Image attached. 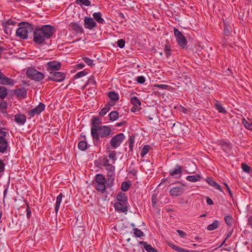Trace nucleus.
<instances>
[{
    "label": "nucleus",
    "mask_w": 252,
    "mask_h": 252,
    "mask_svg": "<svg viewBox=\"0 0 252 252\" xmlns=\"http://www.w3.org/2000/svg\"><path fill=\"white\" fill-rule=\"evenodd\" d=\"M219 224V221L216 220L212 223L208 225L207 229L209 231L214 230L218 227Z\"/></svg>",
    "instance_id": "31"
},
{
    "label": "nucleus",
    "mask_w": 252,
    "mask_h": 252,
    "mask_svg": "<svg viewBox=\"0 0 252 252\" xmlns=\"http://www.w3.org/2000/svg\"><path fill=\"white\" fill-rule=\"evenodd\" d=\"M169 246L171 247L173 249L178 252H189L188 250L179 247L176 245H174L171 243H168Z\"/></svg>",
    "instance_id": "32"
},
{
    "label": "nucleus",
    "mask_w": 252,
    "mask_h": 252,
    "mask_svg": "<svg viewBox=\"0 0 252 252\" xmlns=\"http://www.w3.org/2000/svg\"><path fill=\"white\" fill-rule=\"evenodd\" d=\"M94 18L99 24H103L104 23V19L101 17L100 12H95L93 14Z\"/></svg>",
    "instance_id": "26"
},
{
    "label": "nucleus",
    "mask_w": 252,
    "mask_h": 252,
    "mask_svg": "<svg viewBox=\"0 0 252 252\" xmlns=\"http://www.w3.org/2000/svg\"><path fill=\"white\" fill-rule=\"evenodd\" d=\"M109 158L113 160L114 162L117 159L116 153L115 151H112L109 152Z\"/></svg>",
    "instance_id": "48"
},
{
    "label": "nucleus",
    "mask_w": 252,
    "mask_h": 252,
    "mask_svg": "<svg viewBox=\"0 0 252 252\" xmlns=\"http://www.w3.org/2000/svg\"><path fill=\"white\" fill-rule=\"evenodd\" d=\"M16 24V22L15 21H13L11 19L6 20L2 23L3 26L4 27L5 30L8 29L10 26H14Z\"/></svg>",
    "instance_id": "30"
},
{
    "label": "nucleus",
    "mask_w": 252,
    "mask_h": 252,
    "mask_svg": "<svg viewBox=\"0 0 252 252\" xmlns=\"http://www.w3.org/2000/svg\"><path fill=\"white\" fill-rule=\"evenodd\" d=\"M130 184L127 182H124L121 185V189L123 191H126L128 190L130 188Z\"/></svg>",
    "instance_id": "41"
},
{
    "label": "nucleus",
    "mask_w": 252,
    "mask_h": 252,
    "mask_svg": "<svg viewBox=\"0 0 252 252\" xmlns=\"http://www.w3.org/2000/svg\"><path fill=\"white\" fill-rule=\"evenodd\" d=\"M96 23L92 18L86 17L84 19V27L85 28L92 30L96 27Z\"/></svg>",
    "instance_id": "12"
},
{
    "label": "nucleus",
    "mask_w": 252,
    "mask_h": 252,
    "mask_svg": "<svg viewBox=\"0 0 252 252\" xmlns=\"http://www.w3.org/2000/svg\"><path fill=\"white\" fill-rule=\"evenodd\" d=\"M55 32V28L49 25L36 28L33 32V41L37 44H42L46 40L51 38Z\"/></svg>",
    "instance_id": "1"
},
{
    "label": "nucleus",
    "mask_w": 252,
    "mask_h": 252,
    "mask_svg": "<svg viewBox=\"0 0 252 252\" xmlns=\"http://www.w3.org/2000/svg\"><path fill=\"white\" fill-rule=\"evenodd\" d=\"M47 70L48 72L57 71L61 68V63L57 61H50L47 63Z\"/></svg>",
    "instance_id": "10"
},
{
    "label": "nucleus",
    "mask_w": 252,
    "mask_h": 252,
    "mask_svg": "<svg viewBox=\"0 0 252 252\" xmlns=\"http://www.w3.org/2000/svg\"><path fill=\"white\" fill-rule=\"evenodd\" d=\"M86 74H87V72L85 70H83V71H80V72H78L77 74H76L75 77L76 78H79L84 76L85 75H86Z\"/></svg>",
    "instance_id": "51"
},
{
    "label": "nucleus",
    "mask_w": 252,
    "mask_h": 252,
    "mask_svg": "<svg viewBox=\"0 0 252 252\" xmlns=\"http://www.w3.org/2000/svg\"><path fill=\"white\" fill-rule=\"evenodd\" d=\"M242 124L245 128L252 130V122L250 119L246 120L245 119L242 120Z\"/></svg>",
    "instance_id": "29"
},
{
    "label": "nucleus",
    "mask_w": 252,
    "mask_h": 252,
    "mask_svg": "<svg viewBox=\"0 0 252 252\" xmlns=\"http://www.w3.org/2000/svg\"><path fill=\"white\" fill-rule=\"evenodd\" d=\"M215 107L218 111L220 113H225L226 111L220 103L215 104Z\"/></svg>",
    "instance_id": "44"
},
{
    "label": "nucleus",
    "mask_w": 252,
    "mask_h": 252,
    "mask_svg": "<svg viewBox=\"0 0 252 252\" xmlns=\"http://www.w3.org/2000/svg\"><path fill=\"white\" fill-rule=\"evenodd\" d=\"M101 123V120L98 117H94L92 119L91 134L94 139H97L98 135L96 133V130L100 127L99 124Z\"/></svg>",
    "instance_id": "7"
},
{
    "label": "nucleus",
    "mask_w": 252,
    "mask_h": 252,
    "mask_svg": "<svg viewBox=\"0 0 252 252\" xmlns=\"http://www.w3.org/2000/svg\"><path fill=\"white\" fill-rule=\"evenodd\" d=\"M157 194H153L152 197V202L153 206L154 207H156V206L157 205Z\"/></svg>",
    "instance_id": "54"
},
{
    "label": "nucleus",
    "mask_w": 252,
    "mask_h": 252,
    "mask_svg": "<svg viewBox=\"0 0 252 252\" xmlns=\"http://www.w3.org/2000/svg\"><path fill=\"white\" fill-rule=\"evenodd\" d=\"M26 74L29 78L36 81H40L44 78V75L42 72L37 71L32 67L28 69Z\"/></svg>",
    "instance_id": "4"
},
{
    "label": "nucleus",
    "mask_w": 252,
    "mask_h": 252,
    "mask_svg": "<svg viewBox=\"0 0 252 252\" xmlns=\"http://www.w3.org/2000/svg\"><path fill=\"white\" fill-rule=\"evenodd\" d=\"M110 110L109 106H106L103 108L99 112V115L103 116L105 115Z\"/></svg>",
    "instance_id": "47"
},
{
    "label": "nucleus",
    "mask_w": 252,
    "mask_h": 252,
    "mask_svg": "<svg viewBox=\"0 0 252 252\" xmlns=\"http://www.w3.org/2000/svg\"><path fill=\"white\" fill-rule=\"evenodd\" d=\"M134 234L137 237H141L143 236L144 233L140 229L137 228H135L133 229Z\"/></svg>",
    "instance_id": "42"
},
{
    "label": "nucleus",
    "mask_w": 252,
    "mask_h": 252,
    "mask_svg": "<svg viewBox=\"0 0 252 252\" xmlns=\"http://www.w3.org/2000/svg\"><path fill=\"white\" fill-rule=\"evenodd\" d=\"M134 141H135V137L133 135L130 136L129 139L128 140V146L129 148V150L131 151H132L133 150Z\"/></svg>",
    "instance_id": "40"
},
{
    "label": "nucleus",
    "mask_w": 252,
    "mask_h": 252,
    "mask_svg": "<svg viewBox=\"0 0 252 252\" xmlns=\"http://www.w3.org/2000/svg\"><path fill=\"white\" fill-rule=\"evenodd\" d=\"M88 83H90V84H96L95 81L94 80V78L93 77H91L89 79Z\"/></svg>",
    "instance_id": "60"
},
{
    "label": "nucleus",
    "mask_w": 252,
    "mask_h": 252,
    "mask_svg": "<svg viewBox=\"0 0 252 252\" xmlns=\"http://www.w3.org/2000/svg\"><path fill=\"white\" fill-rule=\"evenodd\" d=\"M5 164L2 160H0V173L4 171Z\"/></svg>",
    "instance_id": "56"
},
{
    "label": "nucleus",
    "mask_w": 252,
    "mask_h": 252,
    "mask_svg": "<svg viewBox=\"0 0 252 252\" xmlns=\"http://www.w3.org/2000/svg\"><path fill=\"white\" fill-rule=\"evenodd\" d=\"M15 122L20 125H23L26 121V117L25 115L20 114L16 115L15 116Z\"/></svg>",
    "instance_id": "21"
},
{
    "label": "nucleus",
    "mask_w": 252,
    "mask_h": 252,
    "mask_svg": "<svg viewBox=\"0 0 252 252\" xmlns=\"http://www.w3.org/2000/svg\"><path fill=\"white\" fill-rule=\"evenodd\" d=\"M137 81L139 83L143 84L145 82V77L143 76H138L137 78Z\"/></svg>",
    "instance_id": "55"
},
{
    "label": "nucleus",
    "mask_w": 252,
    "mask_h": 252,
    "mask_svg": "<svg viewBox=\"0 0 252 252\" xmlns=\"http://www.w3.org/2000/svg\"><path fill=\"white\" fill-rule=\"evenodd\" d=\"M14 93L18 97L24 98L27 96V90L24 88L16 89Z\"/></svg>",
    "instance_id": "19"
},
{
    "label": "nucleus",
    "mask_w": 252,
    "mask_h": 252,
    "mask_svg": "<svg viewBox=\"0 0 252 252\" xmlns=\"http://www.w3.org/2000/svg\"><path fill=\"white\" fill-rule=\"evenodd\" d=\"M186 179L191 182H196L199 181L201 179V177L198 174H195L194 175H189L186 178Z\"/></svg>",
    "instance_id": "27"
},
{
    "label": "nucleus",
    "mask_w": 252,
    "mask_h": 252,
    "mask_svg": "<svg viewBox=\"0 0 252 252\" xmlns=\"http://www.w3.org/2000/svg\"><path fill=\"white\" fill-rule=\"evenodd\" d=\"M4 128L0 126V133L1 134L0 136H3V137H6L8 133L7 132L4 131Z\"/></svg>",
    "instance_id": "57"
},
{
    "label": "nucleus",
    "mask_w": 252,
    "mask_h": 252,
    "mask_svg": "<svg viewBox=\"0 0 252 252\" xmlns=\"http://www.w3.org/2000/svg\"><path fill=\"white\" fill-rule=\"evenodd\" d=\"M117 200L118 202L127 203V197L125 193L121 192L117 195Z\"/></svg>",
    "instance_id": "25"
},
{
    "label": "nucleus",
    "mask_w": 252,
    "mask_h": 252,
    "mask_svg": "<svg viewBox=\"0 0 252 252\" xmlns=\"http://www.w3.org/2000/svg\"><path fill=\"white\" fill-rule=\"evenodd\" d=\"M7 108V103L5 101H2L0 102V109L2 111H4Z\"/></svg>",
    "instance_id": "50"
},
{
    "label": "nucleus",
    "mask_w": 252,
    "mask_h": 252,
    "mask_svg": "<svg viewBox=\"0 0 252 252\" xmlns=\"http://www.w3.org/2000/svg\"><path fill=\"white\" fill-rule=\"evenodd\" d=\"M26 211H27V216L28 218H30L31 215V211L29 206L27 207Z\"/></svg>",
    "instance_id": "62"
},
{
    "label": "nucleus",
    "mask_w": 252,
    "mask_h": 252,
    "mask_svg": "<svg viewBox=\"0 0 252 252\" xmlns=\"http://www.w3.org/2000/svg\"><path fill=\"white\" fill-rule=\"evenodd\" d=\"M20 25L16 31V35L21 39H27L29 34L33 32V27L32 24L28 23H22Z\"/></svg>",
    "instance_id": "2"
},
{
    "label": "nucleus",
    "mask_w": 252,
    "mask_h": 252,
    "mask_svg": "<svg viewBox=\"0 0 252 252\" xmlns=\"http://www.w3.org/2000/svg\"><path fill=\"white\" fill-rule=\"evenodd\" d=\"M50 75L48 77L49 80L55 82H61L65 78L64 74L61 72L52 71L50 72Z\"/></svg>",
    "instance_id": "9"
},
{
    "label": "nucleus",
    "mask_w": 252,
    "mask_h": 252,
    "mask_svg": "<svg viewBox=\"0 0 252 252\" xmlns=\"http://www.w3.org/2000/svg\"><path fill=\"white\" fill-rule=\"evenodd\" d=\"M106 170L107 172L108 182H113L115 176V166L110 164L106 167Z\"/></svg>",
    "instance_id": "14"
},
{
    "label": "nucleus",
    "mask_w": 252,
    "mask_h": 252,
    "mask_svg": "<svg viewBox=\"0 0 252 252\" xmlns=\"http://www.w3.org/2000/svg\"><path fill=\"white\" fill-rule=\"evenodd\" d=\"M174 33L178 44L183 48L185 47L187 41L185 36L176 28L174 29Z\"/></svg>",
    "instance_id": "5"
},
{
    "label": "nucleus",
    "mask_w": 252,
    "mask_h": 252,
    "mask_svg": "<svg viewBox=\"0 0 252 252\" xmlns=\"http://www.w3.org/2000/svg\"><path fill=\"white\" fill-rule=\"evenodd\" d=\"M83 61L86 63L87 65L90 66H92L94 65V61L93 60L88 58V57H84L83 58Z\"/></svg>",
    "instance_id": "43"
},
{
    "label": "nucleus",
    "mask_w": 252,
    "mask_h": 252,
    "mask_svg": "<svg viewBox=\"0 0 252 252\" xmlns=\"http://www.w3.org/2000/svg\"><path fill=\"white\" fill-rule=\"evenodd\" d=\"M76 3L80 5L89 6L91 5V2L89 0H76Z\"/></svg>",
    "instance_id": "38"
},
{
    "label": "nucleus",
    "mask_w": 252,
    "mask_h": 252,
    "mask_svg": "<svg viewBox=\"0 0 252 252\" xmlns=\"http://www.w3.org/2000/svg\"><path fill=\"white\" fill-rule=\"evenodd\" d=\"M225 223L228 226H231L232 221V217L231 216H226L224 218Z\"/></svg>",
    "instance_id": "46"
},
{
    "label": "nucleus",
    "mask_w": 252,
    "mask_h": 252,
    "mask_svg": "<svg viewBox=\"0 0 252 252\" xmlns=\"http://www.w3.org/2000/svg\"><path fill=\"white\" fill-rule=\"evenodd\" d=\"M111 132V128L107 126H100L96 130V133L98 135L97 139H94L97 141L99 137L104 138L108 136Z\"/></svg>",
    "instance_id": "6"
},
{
    "label": "nucleus",
    "mask_w": 252,
    "mask_h": 252,
    "mask_svg": "<svg viewBox=\"0 0 252 252\" xmlns=\"http://www.w3.org/2000/svg\"><path fill=\"white\" fill-rule=\"evenodd\" d=\"M170 51V47L169 45H165V47H164V52H166V51Z\"/></svg>",
    "instance_id": "63"
},
{
    "label": "nucleus",
    "mask_w": 252,
    "mask_h": 252,
    "mask_svg": "<svg viewBox=\"0 0 252 252\" xmlns=\"http://www.w3.org/2000/svg\"><path fill=\"white\" fill-rule=\"evenodd\" d=\"M131 102L134 106H141V102L136 96H133L131 98Z\"/></svg>",
    "instance_id": "39"
},
{
    "label": "nucleus",
    "mask_w": 252,
    "mask_h": 252,
    "mask_svg": "<svg viewBox=\"0 0 252 252\" xmlns=\"http://www.w3.org/2000/svg\"><path fill=\"white\" fill-rule=\"evenodd\" d=\"M110 120L112 121H116L119 117L118 112L116 111H112L109 115Z\"/></svg>",
    "instance_id": "35"
},
{
    "label": "nucleus",
    "mask_w": 252,
    "mask_h": 252,
    "mask_svg": "<svg viewBox=\"0 0 252 252\" xmlns=\"http://www.w3.org/2000/svg\"><path fill=\"white\" fill-rule=\"evenodd\" d=\"M125 139V136L123 133H120L113 137L110 141L111 146L116 148L118 147Z\"/></svg>",
    "instance_id": "8"
},
{
    "label": "nucleus",
    "mask_w": 252,
    "mask_h": 252,
    "mask_svg": "<svg viewBox=\"0 0 252 252\" xmlns=\"http://www.w3.org/2000/svg\"><path fill=\"white\" fill-rule=\"evenodd\" d=\"M177 232L180 236V237L182 238H184L186 236V233L181 230H177Z\"/></svg>",
    "instance_id": "58"
},
{
    "label": "nucleus",
    "mask_w": 252,
    "mask_h": 252,
    "mask_svg": "<svg viewBox=\"0 0 252 252\" xmlns=\"http://www.w3.org/2000/svg\"><path fill=\"white\" fill-rule=\"evenodd\" d=\"M78 148L81 151H85L88 148V144L85 141H81L78 144Z\"/></svg>",
    "instance_id": "34"
},
{
    "label": "nucleus",
    "mask_w": 252,
    "mask_h": 252,
    "mask_svg": "<svg viewBox=\"0 0 252 252\" xmlns=\"http://www.w3.org/2000/svg\"><path fill=\"white\" fill-rule=\"evenodd\" d=\"M115 210L121 213L126 214L127 211V203L117 202L114 204Z\"/></svg>",
    "instance_id": "13"
},
{
    "label": "nucleus",
    "mask_w": 252,
    "mask_h": 252,
    "mask_svg": "<svg viewBox=\"0 0 252 252\" xmlns=\"http://www.w3.org/2000/svg\"><path fill=\"white\" fill-rule=\"evenodd\" d=\"M139 244L143 245L145 250L148 252H158L156 249L148 244L146 242L139 241Z\"/></svg>",
    "instance_id": "20"
},
{
    "label": "nucleus",
    "mask_w": 252,
    "mask_h": 252,
    "mask_svg": "<svg viewBox=\"0 0 252 252\" xmlns=\"http://www.w3.org/2000/svg\"><path fill=\"white\" fill-rule=\"evenodd\" d=\"M0 84L4 85H13L14 82L12 79L5 76L0 71Z\"/></svg>",
    "instance_id": "15"
},
{
    "label": "nucleus",
    "mask_w": 252,
    "mask_h": 252,
    "mask_svg": "<svg viewBox=\"0 0 252 252\" xmlns=\"http://www.w3.org/2000/svg\"><path fill=\"white\" fill-rule=\"evenodd\" d=\"M108 96L112 101H117L119 100V95L115 92L112 91L108 93Z\"/></svg>",
    "instance_id": "33"
},
{
    "label": "nucleus",
    "mask_w": 252,
    "mask_h": 252,
    "mask_svg": "<svg viewBox=\"0 0 252 252\" xmlns=\"http://www.w3.org/2000/svg\"><path fill=\"white\" fill-rule=\"evenodd\" d=\"M206 202H207V203L209 205H213L214 203L212 199H211L210 198H209L208 197L207 198Z\"/></svg>",
    "instance_id": "61"
},
{
    "label": "nucleus",
    "mask_w": 252,
    "mask_h": 252,
    "mask_svg": "<svg viewBox=\"0 0 252 252\" xmlns=\"http://www.w3.org/2000/svg\"><path fill=\"white\" fill-rule=\"evenodd\" d=\"M8 94V91L6 88L3 86L0 87V98L4 99Z\"/></svg>",
    "instance_id": "28"
},
{
    "label": "nucleus",
    "mask_w": 252,
    "mask_h": 252,
    "mask_svg": "<svg viewBox=\"0 0 252 252\" xmlns=\"http://www.w3.org/2000/svg\"><path fill=\"white\" fill-rule=\"evenodd\" d=\"M109 163V160L106 158H103L101 160V165L103 166L107 167L110 165Z\"/></svg>",
    "instance_id": "53"
},
{
    "label": "nucleus",
    "mask_w": 252,
    "mask_h": 252,
    "mask_svg": "<svg viewBox=\"0 0 252 252\" xmlns=\"http://www.w3.org/2000/svg\"><path fill=\"white\" fill-rule=\"evenodd\" d=\"M45 109V105L40 102L38 106L32 109L29 112L31 117H33L35 115H38Z\"/></svg>",
    "instance_id": "11"
},
{
    "label": "nucleus",
    "mask_w": 252,
    "mask_h": 252,
    "mask_svg": "<svg viewBox=\"0 0 252 252\" xmlns=\"http://www.w3.org/2000/svg\"><path fill=\"white\" fill-rule=\"evenodd\" d=\"M242 168L243 170L247 173H250L251 170V167L248 165L243 163H242Z\"/></svg>",
    "instance_id": "49"
},
{
    "label": "nucleus",
    "mask_w": 252,
    "mask_h": 252,
    "mask_svg": "<svg viewBox=\"0 0 252 252\" xmlns=\"http://www.w3.org/2000/svg\"><path fill=\"white\" fill-rule=\"evenodd\" d=\"M206 181L211 186L214 187L216 189L222 191L220 186L215 181H214L211 178H207L206 179Z\"/></svg>",
    "instance_id": "22"
},
{
    "label": "nucleus",
    "mask_w": 252,
    "mask_h": 252,
    "mask_svg": "<svg viewBox=\"0 0 252 252\" xmlns=\"http://www.w3.org/2000/svg\"><path fill=\"white\" fill-rule=\"evenodd\" d=\"M117 45L120 48H123L125 47V41L123 39L118 40L117 41Z\"/></svg>",
    "instance_id": "52"
},
{
    "label": "nucleus",
    "mask_w": 252,
    "mask_h": 252,
    "mask_svg": "<svg viewBox=\"0 0 252 252\" xmlns=\"http://www.w3.org/2000/svg\"><path fill=\"white\" fill-rule=\"evenodd\" d=\"M63 196V194L62 193H60V194L58 195L57 197L56 205H55V211L56 214H57V213L59 211V208L60 207V205H61V203L62 200Z\"/></svg>",
    "instance_id": "24"
},
{
    "label": "nucleus",
    "mask_w": 252,
    "mask_h": 252,
    "mask_svg": "<svg viewBox=\"0 0 252 252\" xmlns=\"http://www.w3.org/2000/svg\"><path fill=\"white\" fill-rule=\"evenodd\" d=\"M226 189H227V191H228V193H229V194L230 196L231 197H232V196H233V194H232V191H231V190H230V188H229V187H228V188H227Z\"/></svg>",
    "instance_id": "64"
},
{
    "label": "nucleus",
    "mask_w": 252,
    "mask_h": 252,
    "mask_svg": "<svg viewBox=\"0 0 252 252\" xmlns=\"http://www.w3.org/2000/svg\"><path fill=\"white\" fill-rule=\"evenodd\" d=\"M156 87L162 90H170L171 89V86L165 84H158L156 85Z\"/></svg>",
    "instance_id": "45"
},
{
    "label": "nucleus",
    "mask_w": 252,
    "mask_h": 252,
    "mask_svg": "<svg viewBox=\"0 0 252 252\" xmlns=\"http://www.w3.org/2000/svg\"><path fill=\"white\" fill-rule=\"evenodd\" d=\"M95 180L96 183L95 189L103 193L106 189V179L105 177L101 174L96 175Z\"/></svg>",
    "instance_id": "3"
},
{
    "label": "nucleus",
    "mask_w": 252,
    "mask_h": 252,
    "mask_svg": "<svg viewBox=\"0 0 252 252\" xmlns=\"http://www.w3.org/2000/svg\"><path fill=\"white\" fill-rule=\"evenodd\" d=\"M182 173V167L178 165L176 166L175 168L171 169L169 171V174L172 176H175L177 177H180Z\"/></svg>",
    "instance_id": "18"
},
{
    "label": "nucleus",
    "mask_w": 252,
    "mask_h": 252,
    "mask_svg": "<svg viewBox=\"0 0 252 252\" xmlns=\"http://www.w3.org/2000/svg\"><path fill=\"white\" fill-rule=\"evenodd\" d=\"M220 145L221 146L222 149L225 152H227L230 150V146L229 143L221 142Z\"/></svg>",
    "instance_id": "36"
},
{
    "label": "nucleus",
    "mask_w": 252,
    "mask_h": 252,
    "mask_svg": "<svg viewBox=\"0 0 252 252\" xmlns=\"http://www.w3.org/2000/svg\"><path fill=\"white\" fill-rule=\"evenodd\" d=\"M71 27L72 30H74L77 33H83V29L77 23H71Z\"/></svg>",
    "instance_id": "23"
},
{
    "label": "nucleus",
    "mask_w": 252,
    "mask_h": 252,
    "mask_svg": "<svg viewBox=\"0 0 252 252\" xmlns=\"http://www.w3.org/2000/svg\"><path fill=\"white\" fill-rule=\"evenodd\" d=\"M140 107V106H136L133 105V106L131 108V111L133 112H135L141 109Z\"/></svg>",
    "instance_id": "59"
},
{
    "label": "nucleus",
    "mask_w": 252,
    "mask_h": 252,
    "mask_svg": "<svg viewBox=\"0 0 252 252\" xmlns=\"http://www.w3.org/2000/svg\"><path fill=\"white\" fill-rule=\"evenodd\" d=\"M184 191V189L181 187H174L170 190V194L172 196L181 195Z\"/></svg>",
    "instance_id": "17"
},
{
    "label": "nucleus",
    "mask_w": 252,
    "mask_h": 252,
    "mask_svg": "<svg viewBox=\"0 0 252 252\" xmlns=\"http://www.w3.org/2000/svg\"><path fill=\"white\" fill-rule=\"evenodd\" d=\"M5 137L3 136H0V153L2 154L6 152L8 147V142Z\"/></svg>",
    "instance_id": "16"
},
{
    "label": "nucleus",
    "mask_w": 252,
    "mask_h": 252,
    "mask_svg": "<svg viewBox=\"0 0 252 252\" xmlns=\"http://www.w3.org/2000/svg\"><path fill=\"white\" fill-rule=\"evenodd\" d=\"M150 148L151 147L149 145H145L141 150V152L140 153L141 156L142 157H144L149 152Z\"/></svg>",
    "instance_id": "37"
}]
</instances>
